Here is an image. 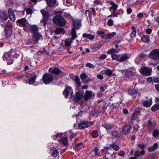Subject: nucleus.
Here are the masks:
<instances>
[{"mask_svg": "<svg viewBox=\"0 0 159 159\" xmlns=\"http://www.w3.org/2000/svg\"><path fill=\"white\" fill-rule=\"evenodd\" d=\"M97 78L100 80H102L103 78V76L101 74H98L97 75Z\"/></svg>", "mask_w": 159, "mask_h": 159, "instance_id": "69168bd1", "label": "nucleus"}, {"mask_svg": "<svg viewBox=\"0 0 159 159\" xmlns=\"http://www.w3.org/2000/svg\"><path fill=\"white\" fill-rule=\"evenodd\" d=\"M128 94L131 95L133 98H135L138 92V90L137 89H130L128 91Z\"/></svg>", "mask_w": 159, "mask_h": 159, "instance_id": "dca6fc26", "label": "nucleus"}, {"mask_svg": "<svg viewBox=\"0 0 159 159\" xmlns=\"http://www.w3.org/2000/svg\"><path fill=\"white\" fill-rule=\"evenodd\" d=\"M111 134L114 137H116L118 135V133L117 131H113L111 132Z\"/></svg>", "mask_w": 159, "mask_h": 159, "instance_id": "6e6d98bb", "label": "nucleus"}, {"mask_svg": "<svg viewBox=\"0 0 159 159\" xmlns=\"http://www.w3.org/2000/svg\"><path fill=\"white\" fill-rule=\"evenodd\" d=\"M94 95V93L92 91L86 90L84 95V100L85 101H87L90 98H93Z\"/></svg>", "mask_w": 159, "mask_h": 159, "instance_id": "0eeeda50", "label": "nucleus"}, {"mask_svg": "<svg viewBox=\"0 0 159 159\" xmlns=\"http://www.w3.org/2000/svg\"><path fill=\"white\" fill-rule=\"evenodd\" d=\"M125 154V152L123 150L120 151L118 153V155L119 156L124 157Z\"/></svg>", "mask_w": 159, "mask_h": 159, "instance_id": "8fccbe9b", "label": "nucleus"}, {"mask_svg": "<svg viewBox=\"0 0 159 159\" xmlns=\"http://www.w3.org/2000/svg\"><path fill=\"white\" fill-rule=\"evenodd\" d=\"M103 71L106 75L109 76H111L112 74V70L108 69H107L106 70H103Z\"/></svg>", "mask_w": 159, "mask_h": 159, "instance_id": "72a5a7b5", "label": "nucleus"}, {"mask_svg": "<svg viewBox=\"0 0 159 159\" xmlns=\"http://www.w3.org/2000/svg\"><path fill=\"white\" fill-rule=\"evenodd\" d=\"M113 20L111 19H109L107 21V25L109 26H111L113 25Z\"/></svg>", "mask_w": 159, "mask_h": 159, "instance_id": "603ef678", "label": "nucleus"}, {"mask_svg": "<svg viewBox=\"0 0 159 159\" xmlns=\"http://www.w3.org/2000/svg\"><path fill=\"white\" fill-rule=\"evenodd\" d=\"M149 57L154 60L159 59V49H154L152 50L149 54Z\"/></svg>", "mask_w": 159, "mask_h": 159, "instance_id": "20e7f679", "label": "nucleus"}, {"mask_svg": "<svg viewBox=\"0 0 159 159\" xmlns=\"http://www.w3.org/2000/svg\"><path fill=\"white\" fill-rule=\"evenodd\" d=\"M84 96V93L83 92H77L75 93L74 100L76 101H80L83 98Z\"/></svg>", "mask_w": 159, "mask_h": 159, "instance_id": "9d476101", "label": "nucleus"}, {"mask_svg": "<svg viewBox=\"0 0 159 159\" xmlns=\"http://www.w3.org/2000/svg\"><path fill=\"white\" fill-rule=\"evenodd\" d=\"M159 134V129H155L152 132V135L153 137L157 138Z\"/></svg>", "mask_w": 159, "mask_h": 159, "instance_id": "a19ab883", "label": "nucleus"}, {"mask_svg": "<svg viewBox=\"0 0 159 159\" xmlns=\"http://www.w3.org/2000/svg\"><path fill=\"white\" fill-rule=\"evenodd\" d=\"M54 32L56 34H63L65 33L64 29L62 27H58L54 30Z\"/></svg>", "mask_w": 159, "mask_h": 159, "instance_id": "412c9836", "label": "nucleus"}, {"mask_svg": "<svg viewBox=\"0 0 159 159\" xmlns=\"http://www.w3.org/2000/svg\"><path fill=\"white\" fill-rule=\"evenodd\" d=\"M47 4L50 7H52L56 4L57 0H46Z\"/></svg>", "mask_w": 159, "mask_h": 159, "instance_id": "393cba45", "label": "nucleus"}, {"mask_svg": "<svg viewBox=\"0 0 159 159\" xmlns=\"http://www.w3.org/2000/svg\"><path fill=\"white\" fill-rule=\"evenodd\" d=\"M145 153V152L144 150H142L141 152L137 150L135 151L134 155L135 157H138L141 155L144 154Z\"/></svg>", "mask_w": 159, "mask_h": 159, "instance_id": "c85d7f7f", "label": "nucleus"}, {"mask_svg": "<svg viewBox=\"0 0 159 159\" xmlns=\"http://www.w3.org/2000/svg\"><path fill=\"white\" fill-rule=\"evenodd\" d=\"M140 108L139 107H137L136 108L134 112L131 117V119L133 120H135L138 117V115L140 114Z\"/></svg>", "mask_w": 159, "mask_h": 159, "instance_id": "4468645a", "label": "nucleus"}, {"mask_svg": "<svg viewBox=\"0 0 159 159\" xmlns=\"http://www.w3.org/2000/svg\"><path fill=\"white\" fill-rule=\"evenodd\" d=\"M98 35H101V36L103 35L105 33L104 32L102 31H98L97 32Z\"/></svg>", "mask_w": 159, "mask_h": 159, "instance_id": "052dcab7", "label": "nucleus"}, {"mask_svg": "<svg viewBox=\"0 0 159 159\" xmlns=\"http://www.w3.org/2000/svg\"><path fill=\"white\" fill-rule=\"evenodd\" d=\"M125 76L128 77L133 76L135 75L136 73L131 70H126L125 71Z\"/></svg>", "mask_w": 159, "mask_h": 159, "instance_id": "b1692460", "label": "nucleus"}, {"mask_svg": "<svg viewBox=\"0 0 159 159\" xmlns=\"http://www.w3.org/2000/svg\"><path fill=\"white\" fill-rule=\"evenodd\" d=\"M43 82L46 84H49L53 80V77L52 75L46 73L44 74L42 78Z\"/></svg>", "mask_w": 159, "mask_h": 159, "instance_id": "7ed1b4c3", "label": "nucleus"}, {"mask_svg": "<svg viewBox=\"0 0 159 159\" xmlns=\"http://www.w3.org/2000/svg\"><path fill=\"white\" fill-rule=\"evenodd\" d=\"M152 122L150 120L148 121V124L146 126L148 130V131H151L152 130Z\"/></svg>", "mask_w": 159, "mask_h": 159, "instance_id": "473e14b6", "label": "nucleus"}, {"mask_svg": "<svg viewBox=\"0 0 159 159\" xmlns=\"http://www.w3.org/2000/svg\"><path fill=\"white\" fill-rule=\"evenodd\" d=\"M75 83L77 85L79 86L80 85L81 83L78 76L76 75L75 76Z\"/></svg>", "mask_w": 159, "mask_h": 159, "instance_id": "f704fd0d", "label": "nucleus"}, {"mask_svg": "<svg viewBox=\"0 0 159 159\" xmlns=\"http://www.w3.org/2000/svg\"><path fill=\"white\" fill-rule=\"evenodd\" d=\"M110 4L112 5L111 6L113 10H116L118 6L115 3H114V2H111L110 3Z\"/></svg>", "mask_w": 159, "mask_h": 159, "instance_id": "c03bdc74", "label": "nucleus"}, {"mask_svg": "<svg viewBox=\"0 0 159 159\" xmlns=\"http://www.w3.org/2000/svg\"><path fill=\"white\" fill-rule=\"evenodd\" d=\"M74 25L75 28L77 29H79L80 27V23L79 21H74Z\"/></svg>", "mask_w": 159, "mask_h": 159, "instance_id": "4c0bfd02", "label": "nucleus"}, {"mask_svg": "<svg viewBox=\"0 0 159 159\" xmlns=\"http://www.w3.org/2000/svg\"><path fill=\"white\" fill-rule=\"evenodd\" d=\"M89 133L93 138H96L98 136V134L97 130L93 131H90Z\"/></svg>", "mask_w": 159, "mask_h": 159, "instance_id": "2f4dec72", "label": "nucleus"}, {"mask_svg": "<svg viewBox=\"0 0 159 159\" xmlns=\"http://www.w3.org/2000/svg\"><path fill=\"white\" fill-rule=\"evenodd\" d=\"M9 18L12 22L15 21L16 19V17L15 15L9 16Z\"/></svg>", "mask_w": 159, "mask_h": 159, "instance_id": "864d4df0", "label": "nucleus"}, {"mask_svg": "<svg viewBox=\"0 0 159 159\" xmlns=\"http://www.w3.org/2000/svg\"><path fill=\"white\" fill-rule=\"evenodd\" d=\"M93 124L92 122L83 121L79 124L78 127L80 129H82L90 126Z\"/></svg>", "mask_w": 159, "mask_h": 159, "instance_id": "423d86ee", "label": "nucleus"}, {"mask_svg": "<svg viewBox=\"0 0 159 159\" xmlns=\"http://www.w3.org/2000/svg\"><path fill=\"white\" fill-rule=\"evenodd\" d=\"M131 128L130 125H126L122 128V132L125 134H129L130 132Z\"/></svg>", "mask_w": 159, "mask_h": 159, "instance_id": "f3484780", "label": "nucleus"}, {"mask_svg": "<svg viewBox=\"0 0 159 159\" xmlns=\"http://www.w3.org/2000/svg\"><path fill=\"white\" fill-rule=\"evenodd\" d=\"M49 72L56 75H64V72L56 67H50L49 69Z\"/></svg>", "mask_w": 159, "mask_h": 159, "instance_id": "39448f33", "label": "nucleus"}, {"mask_svg": "<svg viewBox=\"0 0 159 159\" xmlns=\"http://www.w3.org/2000/svg\"><path fill=\"white\" fill-rule=\"evenodd\" d=\"M72 39L70 38L66 39L65 41V45L66 47L67 48H69L71 44L73 42Z\"/></svg>", "mask_w": 159, "mask_h": 159, "instance_id": "a878e982", "label": "nucleus"}, {"mask_svg": "<svg viewBox=\"0 0 159 159\" xmlns=\"http://www.w3.org/2000/svg\"><path fill=\"white\" fill-rule=\"evenodd\" d=\"M26 11L27 14H30L32 12V10L30 8H28L26 10Z\"/></svg>", "mask_w": 159, "mask_h": 159, "instance_id": "e2e57ef3", "label": "nucleus"}, {"mask_svg": "<svg viewBox=\"0 0 159 159\" xmlns=\"http://www.w3.org/2000/svg\"><path fill=\"white\" fill-rule=\"evenodd\" d=\"M82 146H83V145H82V143H77L76 144V145L75 146V147L76 148H80L82 147Z\"/></svg>", "mask_w": 159, "mask_h": 159, "instance_id": "13d9d810", "label": "nucleus"}, {"mask_svg": "<svg viewBox=\"0 0 159 159\" xmlns=\"http://www.w3.org/2000/svg\"><path fill=\"white\" fill-rule=\"evenodd\" d=\"M51 152L52 155L54 157H57L59 155V152L58 151L54 148H51Z\"/></svg>", "mask_w": 159, "mask_h": 159, "instance_id": "4be33fe9", "label": "nucleus"}, {"mask_svg": "<svg viewBox=\"0 0 159 159\" xmlns=\"http://www.w3.org/2000/svg\"><path fill=\"white\" fill-rule=\"evenodd\" d=\"M43 39V36L39 33L34 34H33V40L35 43H38V41Z\"/></svg>", "mask_w": 159, "mask_h": 159, "instance_id": "9b49d317", "label": "nucleus"}, {"mask_svg": "<svg viewBox=\"0 0 159 159\" xmlns=\"http://www.w3.org/2000/svg\"><path fill=\"white\" fill-rule=\"evenodd\" d=\"M136 34V31H132L130 34V36L131 38L134 37Z\"/></svg>", "mask_w": 159, "mask_h": 159, "instance_id": "5fc2aeb1", "label": "nucleus"}, {"mask_svg": "<svg viewBox=\"0 0 159 159\" xmlns=\"http://www.w3.org/2000/svg\"><path fill=\"white\" fill-rule=\"evenodd\" d=\"M17 25L20 27H25L28 23L27 20L24 18L19 19L16 21Z\"/></svg>", "mask_w": 159, "mask_h": 159, "instance_id": "1a4fd4ad", "label": "nucleus"}, {"mask_svg": "<svg viewBox=\"0 0 159 159\" xmlns=\"http://www.w3.org/2000/svg\"><path fill=\"white\" fill-rule=\"evenodd\" d=\"M5 30L6 37L9 38L12 34L11 27L6 25H5Z\"/></svg>", "mask_w": 159, "mask_h": 159, "instance_id": "f8f14e48", "label": "nucleus"}, {"mask_svg": "<svg viewBox=\"0 0 159 159\" xmlns=\"http://www.w3.org/2000/svg\"><path fill=\"white\" fill-rule=\"evenodd\" d=\"M102 125L107 129H110L113 127V125L109 123H105L103 124Z\"/></svg>", "mask_w": 159, "mask_h": 159, "instance_id": "c9c22d12", "label": "nucleus"}, {"mask_svg": "<svg viewBox=\"0 0 159 159\" xmlns=\"http://www.w3.org/2000/svg\"><path fill=\"white\" fill-rule=\"evenodd\" d=\"M87 77V75L85 73H82L80 75V78L82 80H85L86 79Z\"/></svg>", "mask_w": 159, "mask_h": 159, "instance_id": "3c124183", "label": "nucleus"}, {"mask_svg": "<svg viewBox=\"0 0 159 159\" xmlns=\"http://www.w3.org/2000/svg\"><path fill=\"white\" fill-rule=\"evenodd\" d=\"M138 146L141 149H142V150H144V148L145 147V145L143 144H139L138 145Z\"/></svg>", "mask_w": 159, "mask_h": 159, "instance_id": "4d7b16f0", "label": "nucleus"}, {"mask_svg": "<svg viewBox=\"0 0 159 159\" xmlns=\"http://www.w3.org/2000/svg\"><path fill=\"white\" fill-rule=\"evenodd\" d=\"M8 13L9 16L15 15L13 9L10 8L8 9Z\"/></svg>", "mask_w": 159, "mask_h": 159, "instance_id": "de8ad7c7", "label": "nucleus"}, {"mask_svg": "<svg viewBox=\"0 0 159 159\" xmlns=\"http://www.w3.org/2000/svg\"><path fill=\"white\" fill-rule=\"evenodd\" d=\"M37 77V75L33 73L32 74V77H30L27 80L26 82L28 83L29 84H34Z\"/></svg>", "mask_w": 159, "mask_h": 159, "instance_id": "2eb2a0df", "label": "nucleus"}, {"mask_svg": "<svg viewBox=\"0 0 159 159\" xmlns=\"http://www.w3.org/2000/svg\"><path fill=\"white\" fill-rule=\"evenodd\" d=\"M108 37V39H111L112 38L116 36V34L115 32H112L109 34H107Z\"/></svg>", "mask_w": 159, "mask_h": 159, "instance_id": "49530a36", "label": "nucleus"}, {"mask_svg": "<svg viewBox=\"0 0 159 159\" xmlns=\"http://www.w3.org/2000/svg\"><path fill=\"white\" fill-rule=\"evenodd\" d=\"M153 81L155 83H159V78H156L154 79L153 80Z\"/></svg>", "mask_w": 159, "mask_h": 159, "instance_id": "774afa93", "label": "nucleus"}, {"mask_svg": "<svg viewBox=\"0 0 159 159\" xmlns=\"http://www.w3.org/2000/svg\"><path fill=\"white\" fill-rule=\"evenodd\" d=\"M141 72L143 75L148 76L150 75L151 73V70L150 69L147 67H144L141 68Z\"/></svg>", "mask_w": 159, "mask_h": 159, "instance_id": "ddd939ff", "label": "nucleus"}, {"mask_svg": "<svg viewBox=\"0 0 159 159\" xmlns=\"http://www.w3.org/2000/svg\"><path fill=\"white\" fill-rule=\"evenodd\" d=\"M159 109V104L157 103L153 106L151 107V110L153 111H155Z\"/></svg>", "mask_w": 159, "mask_h": 159, "instance_id": "e433bc0d", "label": "nucleus"}, {"mask_svg": "<svg viewBox=\"0 0 159 159\" xmlns=\"http://www.w3.org/2000/svg\"><path fill=\"white\" fill-rule=\"evenodd\" d=\"M102 38L103 39H108V34H104L102 36H101Z\"/></svg>", "mask_w": 159, "mask_h": 159, "instance_id": "bf43d9fd", "label": "nucleus"}, {"mask_svg": "<svg viewBox=\"0 0 159 159\" xmlns=\"http://www.w3.org/2000/svg\"><path fill=\"white\" fill-rule=\"evenodd\" d=\"M30 29L33 34L38 33V29L37 26L36 25H31L30 27Z\"/></svg>", "mask_w": 159, "mask_h": 159, "instance_id": "5701e85b", "label": "nucleus"}, {"mask_svg": "<svg viewBox=\"0 0 159 159\" xmlns=\"http://www.w3.org/2000/svg\"><path fill=\"white\" fill-rule=\"evenodd\" d=\"M40 11L43 17V18L41 20V22L44 26H45L49 20L50 15L48 11L44 9L41 10Z\"/></svg>", "mask_w": 159, "mask_h": 159, "instance_id": "f03ea898", "label": "nucleus"}, {"mask_svg": "<svg viewBox=\"0 0 159 159\" xmlns=\"http://www.w3.org/2000/svg\"><path fill=\"white\" fill-rule=\"evenodd\" d=\"M0 17L2 19L4 20H7L8 19L7 13L3 10H0Z\"/></svg>", "mask_w": 159, "mask_h": 159, "instance_id": "a211bd4d", "label": "nucleus"}, {"mask_svg": "<svg viewBox=\"0 0 159 159\" xmlns=\"http://www.w3.org/2000/svg\"><path fill=\"white\" fill-rule=\"evenodd\" d=\"M111 57L114 60H116L117 61H119V58L117 56V55L114 53H111Z\"/></svg>", "mask_w": 159, "mask_h": 159, "instance_id": "79ce46f5", "label": "nucleus"}, {"mask_svg": "<svg viewBox=\"0 0 159 159\" xmlns=\"http://www.w3.org/2000/svg\"><path fill=\"white\" fill-rule=\"evenodd\" d=\"M128 59V57L125 54L123 55L120 59H119V61H123L125 60H126L127 59Z\"/></svg>", "mask_w": 159, "mask_h": 159, "instance_id": "ea45409f", "label": "nucleus"}, {"mask_svg": "<svg viewBox=\"0 0 159 159\" xmlns=\"http://www.w3.org/2000/svg\"><path fill=\"white\" fill-rule=\"evenodd\" d=\"M99 149L98 148H95L93 150V152L95 156H100L98 152Z\"/></svg>", "mask_w": 159, "mask_h": 159, "instance_id": "a18cd8bd", "label": "nucleus"}, {"mask_svg": "<svg viewBox=\"0 0 159 159\" xmlns=\"http://www.w3.org/2000/svg\"><path fill=\"white\" fill-rule=\"evenodd\" d=\"M71 34V39H72V40H73L77 37L76 30L74 28H73L72 29Z\"/></svg>", "mask_w": 159, "mask_h": 159, "instance_id": "7c9ffc66", "label": "nucleus"}, {"mask_svg": "<svg viewBox=\"0 0 159 159\" xmlns=\"http://www.w3.org/2000/svg\"><path fill=\"white\" fill-rule=\"evenodd\" d=\"M149 36L148 35H143L141 38L143 42L149 43L150 42Z\"/></svg>", "mask_w": 159, "mask_h": 159, "instance_id": "cd10ccee", "label": "nucleus"}, {"mask_svg": "<svg viewBox=\"0 0 159 159\" xmlns=\"http://www.w3.org/2000/svg\"><path fill=\"white\" fill-rule=\"evenodd\" d=\"M107 56L106 55H102L99 57V58L102 59V60H103L105 59Z\"/></svg>", "mask_w": 159, "mask_h": 159, "instance_id": "338daca9", "label": "nucleus"}, {"mask_svg": "<svg viewBox=\"0 0 159 159\" xmlns=\"http://www.w3.org/2000/svg\"><path fill=\"white\" fill-rule=\"evenodd\" d=\"M158 148L157 144V143H155L153 146L148 148V151L150 152H152L157 149Z\"/></svg>", "mask_w": 159, "mask_h": 159, "instance_id": "bb28decb", "label": "nucleus"}, {"mask_svg": "<svg viewBox=\"0 0 159 159\" xmlns=\"http://www.w3.org/2000/svg\"><path fill=\"white\" fill-rule=\"evenodd\" d=\"M72 88L70 87H67L65 88V89L63 92V94L65 96V98H68L70 92H71L70 93V97L72 98L73 96V92L72 91Z\"/></svg>", "mask_w": 159, "mask_h": 159, "instance_id": "6e6552de", "label": "nucleus"}, {"mask_svg": "<svg viewBox=\"0 0 159 159\" xmlns=\"http://www.w3.org/2000/svg\"><path fill=\"white\" fill-rule=\"evenodd\" d=\"M146 32L148 34H150L151 33L152 30L151 29L148 28L146 30Z\"/></svg>", "mask_w": 159, "mask_h": 159, "instance_id": "0e129e2a", "label": "nucleus"}, {"mask_svg": "<svg viewBox=\"0 0 159 159\" xmlns=\"http://www.w3.org/2000/svg\"><path fill=\"white\" fill-rule=\"evenodd\" d=\"M118 12H116V10H113V11H112L111 14L109 16H108V17H118Z\"/></svg>", "mask_w": 159, "mask_h": 159, "instance_id": "58836bf2", "label": "nucleus"}, {"mask_svg": "<svg viewBox=\"0 0 159 159\" xmlns=\"http://www.w3.org/2000/svg\"><path fill=\"white\" fill-rule=\"evenodd\" d=\"M59 141L61 143L63 144L66 146L68 145V140L65 136H61Z\"/></svg>", "mask_w": 159, "mask_h": 159, "instance_id": "aec40b11", "label": "nucleus"}, {"mask_svg": "<svg viewBox=\"0 0 159 159\" xmlns=\"http://www.w3.org/2000/svg\"><path fill=\"white\" fill-rule=\"evenodd\" d=\"M86 66L89 67L90 68H93L95 66L93 65L91 63H87L86 64Z\"/></svg>", "mask_w": 159, "mask_h": 159, "instance_id": "09e8293b", "label": "nucleus"}, {"mask_svg": "<svg viewBox=\"0 0 159 159\" xmlns=\"http://www.w3.org/2000/svg\"><path fill=\"white\" fill-rule=\"evenodd\" d=\"M142 103L144 107H148L151 105L152 104V100L151 99L148 100H142Z\"/></svg>", "mask_w": 159, "mask_h": 159, "instance_id": "6ab92c4d", "label": "nucleus"}, {"mask_svg": "<svg viewBox=\"0 0 159 159\" xmlns=\"http://www.w3.org/2000/svg\"><path fill=\"white\" fill-rule=\"evenodd\" d=\"M66 2L67 4V5L70 6L72 4V0H66Z\"/></svg>", "mask_w": 159, "mask_h": 159, "instance_id": "680f3d73", "label": "nucleus"}, {"mask_svg": "<svg viewBox=\"0 0 159 159\" xmlns=\"http://www.w3.org/2000/svg\"><path fill=\"white\" fill-rule=\"evenodd\" d=\"M111 146L114 150L116 151H118L120 149V147L118 145L116 144H111Z\"/></svg>", "mask_w": 159, "mask_h": 159, "instance_id": "37998d69", "label": "nucleus"}, {"mask_svg": "<svg viewBox=\"0 0 159 159\" xmlns=\"http://www.w3.org/2000/svg\"><path fill=\"white\" fill-rule=\"evenodd\" d=\"M52 20L55 24L60 26H63L66 24L65 20L60 15H57L54 17Z\"/></svg>", "mask_w": 159, "mask_h": 159, "instance_id": "f257e3e1", "label": "nucleus"}, {"mask_svg": "<svg viewBox=\"0 0 159 159\" xmlns=\"http://www.w3.org/2000/svg\"><path fill=\"white\" fill-rule=\"evenodd\" d=\"M83 36L84 38H87L90 39H93L94 38L95 36L94 35H92L89 34L84 33Z\"/></svg>", "mask_w": 159, "mask_h": 159, "instance_id": "c756f323", "label": "nucleus"}]
</instances>
